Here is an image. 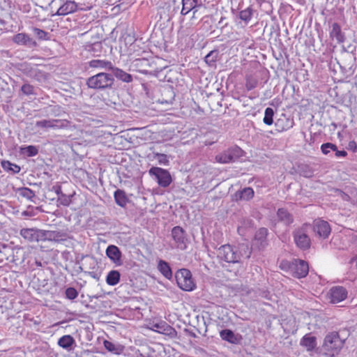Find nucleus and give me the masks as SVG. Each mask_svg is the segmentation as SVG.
Instances as JSON below:
<instances>
[{
	"instance_id": "nucleus-1",
	"label": "nucleus",
	"mask_w": 357,
	"mask_h": 357,
	"mask_svg": "<svg viewBox=\"0 0 357 357\" xmlns=\"http://www.w3.org/2000/svg\"><path fill=\"white\" fill-rule=\"evenodd\" d=\"M114 82L113 75L107 73H99L89 77L86 84L89 89L95 90H105L112 89Z\"/></svg>"
},
{
	"instance_id": "nucleus-2",
	"label": "nucleus",
	"mask_w": 357,
	"mask_h": 357,
	"mask_svg": "<svg viewBox=\"0 0 357 357\" xmlns=\"http://www.w3.org/2000/svg\"><path fill=\"white\" fill-rule=\"evenodd\" d=\"M344 341L340 337L337 332H331L327 334L324 338L323 349L328 352V356L334 357L342 348ZM328 356L327 354H325Z\"/></svg>"
},
{
	"instance_id": "nucleus-3",
	"label": "nucleus",
	"mask_w": 357,
	"mask_h": 357,
	"mask_svg": "<svg viewBox=\"0 0 357 357\" xmlns=\"http://www.w3.org/2000/svg\"><path fill=\"white\" fill-rule=\"evenodd\" d=\"M311 229L310 225L304 224L293 231L294 242L300 249L306 250L310 248L311 241L308 233Z\"/></svg>"
},
{
	"instance_id": "nucleus-4",
	"label": "nucleus",
	"mask_w": 357,
	"mask_h": 357,
	"mask_svg": "<svg viewBox=\"0 0 357 357\" xmlns=\"http://www.w3.org/2000/svg\"><path fill=\"white\" fill-rule=\"evenodd\" d=\"M243 151L237 146H231L215 156V160L222 164L234 162L241 158Z\"/></svg>"
},
{
	"instance_id": "nucleus-5",
	"label": "nucleus",
	"mask_w": 357,
	"mask_h": 357,
	"mask_svg": "<svg viewBox=\"0 0 357 357\" xmlns=\"http://www.w3.org/2000/svg\"><path fill=\"white\" fill-rule=\"evenodd\" d=\"M175 278L178 286L184 291H192L195 287L190 271L186 268L178 270Z\"/></svg>"
},
{
	"instance_id": "nucleus-6",
	"label": "nucleus",
	"mask_w": 357,
	"mask_h": 357,
	"mask_svg": "<svg viewBox=\"0 0 357 357\" xmlns=\"http://www.w3.org/2000/svg\"><path fill=\"white\" fill-rule=\"evenodd\" d=\"M218 257L228 263L238 262L241 256L235 248L229 244L220 246L217 251Z\"/></svg>"
},
{
	"instance_id": "nucleus-7",
	"label": "nucleus",
	"mask_w": 357,
	"mask_h": 357,
	"mask_svg": "<svg viewBox=\"0 0 357 357\" xmlns=\"http://www.w3.org/2000/svg\"><path fill=\"white\" fill-rule=\"evenodd\" d=\"M149 174L151 176L154 177L158 185L162 188L168 187L172 181L170 173L167 169L160 167H151L149 170Z\"/></svg>"
},
{
	"instance_id": "nucleus-8",
	"label": "nucleus",
	"mask_w": 357,
	"mask_h": 357,
	"mask_svg": "<svg viewBox=\"0 0 357 357\" xmlns=\"http://www.w3.org/2000/svg\"><path fill=\"white\" fill-rule=\"evenodd\" d=\"M291 275L297 278H303L307 276L309 272V266L306 261L301 259H294L289 265Z\"/></svg>"
},
{
	"instance_id": "nucleus-9",
	"label": "nucleus",
	"mask_w": 357,
	"mask_h": 357,
	"mask_svg": "<svg viewBox=\"0 0 357 357\" xmlns=\"http://www.w3.org/2000/svg\"><path fill=\"white\" fill-rule=\"evenodd\" d=\"M69 122L67 120L61 119H43L36 122V127L43 129L58 130L66 128L68 126Z\"/></svg>"
},
{
	"instance_id": "nucleus-10",
	"label": "nucleus",
	"mask_w": 357,
	"mask_h": 357,
	"mask_svg": "<svg viewBox=\"0 0 357 357\" xmlns=\"http://www.w3.org/2000/svg\"><path fill=\"white\" fill-rule=\"evenodd\" d=\"M20 236L27 242L43 241V230L37 228H23L20 231Z\"/></svg>"
},
{
	"instance_id": "nucleus-11",
	"label": "nucleus",
	"mask_w": 357,
	"mask_h": 357,
	"mask_svg": "<svg viewBox=\"0 0 357 357\" xmlns=\"http://www.w3.org/2000/svg\"><path fill=\"white\" fill-rule=\"evenodd\" d=\"M172 236L178 248L183 250L186 249V243L188 238L185 230L179 227L176 226L172 230Z\"/></svg>"
},
{
	"instance_id": "nucleus-12",
	"label": "nucleus",
	"mask_w": 357,
	"mask_h": 357,
	"mask_svg": "<svg viewBox=\"0 0 357 357\" xmlns=\"http://www.w3.org/2000/svg\"><path fill=\"white\" fill-rule=\"evenodd\" d=\"M312 229L319 237L326 238L331 234V229L329 224L323 220L317 219L313 222Z\"/></svg>"
},
{
	"instance_id": "nucleus-13",
	"label": "nucleus",
	"mask_w": 357,
	"mask_h": 357,
	"mask_svg": "<svg viewBox=\"0 0 357 357\" xmlns=\"http://www.w3.org/2000/svg\"><path fill=\"white\" fill-rule=\"evenodd\" d=\"M328 294L330 301L333 303H337L347 297V291L342 286H335L330 289Z\"/></svg>"
},
{
	"instance_id": "nucleus-14",
	"label": "nucleus",
	"mask_w": 357,
	"mask_h": 357,
	"mask_svg": "<svg viewBox=\"0 0 357 357\" xmlns=\"http://www.w3.org/2000/svg\"><path fill=\"white\" fill-rule=\"evenodd\" d=\"M268 229L265 227L259 228L255 233L253 245L259 250L264 249L268 245Z\"/></svg>"
},
{
	"instance_id": "nucleus-15",
	"label": "nucleus",
	"mask_w": 357,
	"mask_h": 357,
	"mask_svg": "<svg viewBox=\"0 0 357 357\" xmlns=\"http://www.w3.org/2000/svg\"><path fill=\"white\" fill-rule=\"evenodd\" d=\"M13 41L18 45H23L28 47H34L37 46V43L25 33H19L13 38Z\"/></svg>"
},
{
	"instance_id": "nucleus-16",
	"label": "nucleus",
	"mask_w": 357,
	"mask_h": 357,
	"mask_svg": "<svg viewBox=\"0 0 357 357\" xmlns=\"http://www.w3.org/2000/svg\"><path fill=\"white\" fill-rule=\"evenodd\" d=\"M107 257L116 265L121 266L123 264L121 257L122 254L119 248L114 245H110L106 249Z\"/></svg>"
},
{
	"instance_id": "nucleus-17",
	"label": "nucleus",
	"mask_w": 357,
	"mask_h": 357,
	"mask_svg": "<svg viewBox=\"0 0 357 357\" xmlns=\"http://www.w3.org/2000/svg\"><path fill=\"white\" fill-rule=\"evenodd\" d=\"M77 10V5L74 1H66L64 3L60 6L57 11L52 14L54 15H66L75 12Z\"/></svg>"
},
{
	"instance_id": "nucleus-18",
	"label": "nucleus",
	"mask_w": 357,
	"mask_h": 357,
	"mask_svg": "<svg viewBox=\"0 0 357 357\" xmlns=\"http://www.w3.org/2000/svg\"><path fill=\"white\" fill-rule=\"evenodd\" d=\"M25 260V252L21 248H12L10 263L15 266L22 264Z\"/></svg>"
},
{
	"instance_id": "nucleus-19",
	"label": "nucleus",
	"mask_w": 357,
	"mask_h": 357,
	"mask_svg": "<svg viewBox=\"0 0 357 357\" xmlns=\"http://www.w3.org/2000/svg\"><path fill=\"white\" fill-rule=\"evenodd\" d=\"M43 241H54L60 242L66 240L67 238L66 234L60 231L43 230Z\"/></svg>"
},
{
	"instance_id": "nucleus-20",
	"label": "nucleus",
	"mask_w": 357,
	"mask_h": 357,
	"mask_svg": "<svg viewBox=\"0 0 357 357\" xmlns=\"http://www.w3.org/2000/svg\"><path fill=\"white\" fill-rule=\"evenodd\" d=\"M317 338L311 333L305 335L300 341V345L305 347L307 351H312L317 347Z\"/></svg>"
},
{
	"instance_id": "nucleus-21",
	"label": "nucleus",
	"mask_w": 357,
	"mask_h": 357,
	"mask_svg": "<svg viewBox=\"0 0 357 357\" xmlns=\"http://www.w3.org/2000/svg\"><path fill=\"white\" fill-rule=\"evenodd\" d=\"M58 344L63 349L70 351L73 349L76 342L75 339L70 335H65L61 337L58 340Z\"/></svg>"
},
{
	"instance_id": "nucleus-22",
	"label": "nucleus",
	"mask_w": 357,
	"mask_h": 357,
	"mask_svg": "<svg viewBox=\"0 0 357 357\" xmlns=\"http://www.w3.org/2000/svg\"><path fill=\"white\" fill-rule=\"evenodd\" d=\"M330 37L335 38L338 43H342L345 40L344 33L342 31L339 24L334 22L330 31Z\"/></svg>"
},
{
	"instance_id": "nucleus-23",
	"label": "nucleus",
	"mask_w": 357,
	"mask_h": 357,
	"mask_svg": "<svg viewBox=\"0 0 357 357\" xmlns=\"http://www.w3.org/2000/svg\"><path fill=\"white\" fill-rule=\"evenodd\" d=\"M110 70H112L113 76H115L118 79L122 82L130 83L132 81V77L130 74L127 73L119 68H116L113 66V68H111Z\"/></svg>"
},
{
	"instance_id": "nucleus-24",
	"label": "nucleus",
	"mask_w": 357,
	"mask_h": 357,
	"mask_svg": "<svg viewBox=\"0 0 357 357\" xmlns=\"http://www.w3.org/2000/svg\"><path fill=\"white\" fill-rule=\"evenodd\" d=\"M89 66L93 68L111 70L113 65L111 61L102 59H93L89 62Z\"/></svg>"
},
{
	"instance_id": "nucleus-25",
	"label": "nucleus",
	"mask_w": 357,
	"mask_h": 357,
	"mask_svg": "<svg viewBox=\"0 0 357 357\" xmlns=\"http://www.w3.org/2000/svg\"><path fill=\"white\" fill-rule=\"evenodd\" d=\"M220 337L223 340L227 341L231 344H238L240 342V337L229 329H225L220 331Z\"/></svg>"
},
{
	"instance_id": "nucleus-26",
	"label": "nucleus",
	"mask_w": 357,
	"mask_h": 357,
	"mask_svg": "<svg viewBox=\"0 0 357 357\" xmlns=\"http://www.w3.org/2000/svg\"><path fill=\"white\" fill-rule=\"evenodd\" d=\"M254 190L252 188L248 187L242 190L236 192L235 197L236 200L249 201L254 197Z\"/></svg>"
},
{
	"instance_id": "nucleus-27",
	"label": "nucleus",
	"mask_w": 357,
	"mask_h": 357,
	"mask_svg": "<svg viewBox=\"0 0 357 357\" xmlns=\"http://www.w3.org/2000/svg\"><path fill=\"white\" fill-rule=\"evenodd\" d=\"M275 126L280 132L287 130L293 126V121L284 116L283 118L277 119Z\"/></svg>"
},
{
	"instance_id": "nucleus-28",
	"label": "nucleus",
	"mask_w": 357,
	"mask_h": 357,
	"mask_svg": "<svg viewBox=\"0 0 357 357\" xmlns=\"http://www.w3.org/2000/svg\"><path fill=\"white\" fill-rule=\"evenodd\" d=\"M198 0H182L183 8L181 10V15H185L190 10H193V14L195 15L197 10L195 9L197 6Z\"/></svg>"
},
{
	"instance_id": "nucleus-29",
	"label": "nucleus",
	"mask_w": 357,
	"mask_h": 357,
	"mask_svg": "<svg viewBox=\"0 0 357 357\" xmlns=\"http://www.w3.org/2000/svg\"><path fill=\"white\" fill-rule=\"evenodd\" d=\"M105 348L109 352L114 354H119L124 350V347L119 343H114L109 340H105L103 342Z\"/></svg>"
},
{
	"instance_id": "nucleus-30",
	"label": "nucleus",
	"mask_w": 357,
	"mask_h": 357,
	"mask_svg": "<svg viewBox=\"0 0 357 357\" xmlns=\"http://www.w3.org/2000/svg\"><path fill=\"white\" fill-rule=\"evenodd\" d=\"M277 215L279 220L286 225H289L294 222L292 215L284 208H279Z\"/></svg>"
},
{
	"instance_id": "nucleus-31",
	"label": "nucleus",
	"mask_w": 357,
	"mask_h": 357,
	"mask_svg": "<svg viewBox=\"0 0 357 357\" xmlns=\"http://www.w3.org/2000/svg\"><path fill=\"white\" fill-rule=\"evenodd\" d=\"M158 269L161 274L167 279H171L172 277V269L167 262L160 259L158 261Z\"/></svg>"
},
{
	"instance_id": "nucleus-32",
	"label": "nucleus",
	"mask_w": 357,
	"mask_h": 357,
	"mask_svg": "<svg viewBox=\"0 0 357 357\" xmlns=\"http://www.w3.org/2000/svg\"><path fill=\"white\" fill-rule=\"evenodd\" d=\"M12 248L10 245L0 244V262L10 263Z\"/></svg>"
},
{
	"instance_id": "nucleus-33",
	"label": "nucleus",
	"mask_w": 357,
	"mask_h": 357,
	"mask_svg": "<svg viewBox=\"0 0 357 357\" xmlns=\"http://www.w3.org/2000/svg\"><path fill=\"white\" fill-rule=\"evenodd\" d=\"M114 199L117 205L121 207L126 206L128 202V199L126 192L120 189H118L114 194Z\"/></svg>"
},
{
	"instance_id": "nucleus-34",
	"label": "nucleus",
	"mask_w": 357,
	"mask_h": 357,
	"mask_svg": "<svg viewBox=\"0 0 357 357\" xmlns=\"http://www.w3.org/2000/svg\"><path fill=\"white\" fill-rule=\"evenodd\" d=\"M121 274L118 271H109L106 277V282L110 286H114L119 282Z\"/></svg>"
},
{
	"instance_id": "nucleus-35",
	"label": "nucleus",
	"mask_w": 357,
	"mask_h": 357,
	"mask_svg": "<svg viewBox=\"0 0 357 357\" xmlns=\"http://www.w3.org/2000/svg\"><path fill=\"white\" fill-rule=\"evenodd\" d=\"M2 168L6 172H10L13 174H17L20 172V167L16 164L12 163L8 160L1 162Z\"/></svg>"
},
{
	"instance_id": "nucleus-36",
	"label": "nucleus",
	"mask_w": 357,
	"mask_h": 357,
	"mask_svg": "<svg viewBox=\"0 0 357 357\" xmlns=\"http://www.w3.org/2000/svg\"><path fill=\"white\" fill-rule=\"evenodd\" d=\"M18 194L26 199L33 202V199L36 197L34 191L29 188H20L17 189Z\"/></svg>"
},
{
	"instance_id": "nucleus-37",
	"label": "nucleus",
	"mask_w": 357,
	"mask_h": 357,
	"mask_svg": "<svg viewBox=\"0 0 357 357\" xmlns=\"http://www.w3.org/2000/svg\"><path fill=\"white\" fill-rule=\"evenodd\" d=\"M218 56V50H212L205 56L204 61L209 66H215Z\"/></svg>"
},
{
	"instance_id": "nucleus-38",
	"label": "nucleus",
	"mask_w": 357,
	"mask_h": 357,
	"mask_svg": "<svg viewBox=\"0 0 357 357\" xmlns=\"http://www.w3.org/2000/svg\"><path fill=\"white\" fill-rule=\"evenodd\" d=\"M20 153L26 155L27 157H33L38 153V149L36 146L33 145L22 146L20 148Z\"/></svg>"
},
{
	"instance_id": "nucleus-39",
	"label": "nucleus",
	"mask_w": 357,
	"mask_h": 357,
	"mask_svg": "<svg viewBox=\"0 0 357 357\" xmlns=\"http://www.w3.org/2000/svg\"><path fill=\"white\" fill-rule=\"evenodd\" d=\"M274 110L271 107H267L264 112V117L263 119L264 123L267 126H271L273 123Z\"/></svg>"
},
{
	"instance_id": "nucleus-40",
	"label": "nucleus",
	"mask_w": 357,
	"mask_h": 357,
	"mask_svg": "<svg viewBox=\"0 0 357 357\" xmlns=\"http://www.w3.org/2000/svg\"><path fill=\"white\" fill-rule=\"evenodd\" d=\"M171 329L172 327L165 321H161L153 325V330L161 333H167Z\"/></svg>"
},
{
	"instance_id": "nucleus-41",
	"label": "nucleus",
	"mask_w": 357,
	"mask_h": 357,
	"mask_svg": "<svg viewBox=\"0 0 357 357\" xmlns=\"http://www.w3.org/2000/svg\"><path fill=\"white\" fill-rule=\"evenodd\" d=\"M253 15V10L248 7L245 10H241L239 13V17L241 20L244 21L245 22L248 23L250 21Z\"/></svg>"
},
{
	"instance_id": "nucleus-42",
	"label": "nucleus",
	"mask_w": 357,
	"mask_h": 357,
	"mask_svg": "<svg viewBox=\"0 0 357 357\" xmlns=\"http://www.w3.org/2000/svg\"><path fill=\"white\" fill-rule=\"evenodd\" d=\"M33 34L39 39V40H50V33L48 32H46L45 31L33 27L32 29Z\"/></svg>"
},
{
	"instance_id": "nucleus-43",
	"label": "nucleus",
	"mask_w": 357,
	"mask_h": 357,
	"mask_svg": "<svg viewBox=\"0 0 357 357\" xmlns=\"http://www.w3.org/2000/svg\"><path fill=\"white\" fill-rule=\"evenodd\" d=\"M153 158L157 159L158 163L161 165L167 166L169 164L168 156L164 153H153Z\"/></svg>"
},
{
	"instance_id": "nucleus-44",
	"label": "nucleus",
	"mask_w": 357,
	"mask_h": 357,
	"mask_svg": "<svg viewBox=\"0 0 357 357\" xmlns=\"http://www.w3.org/2000/svg\"><path fill=\"white\" fill-rule=\"evenodd\" d=\"M335 149L336 145L330 142L324 143L321 146V151L324 155H328Z\"/></svg>"
},
{
	"instance_id": "nucleus-45",
	"label": "nucleus",
	"mask_w": 357,
	"mask_h": 357,
	"mask_svg": "<svg viewBox=\"0 0 357 357\" xmlns=\"http://www.w3.org/2000/svg\"><path fill=\"white\" fill-rule=\"evenodd\" d=\"M73 195H67L66 194L61 195L57 199L58 205H63L64 206H68L71 203V197Z\"/></svg>"
},
{
	"instance_id": "nucleus-46",
	"label": "nucleus",
	"mask_w": 357,
	"mask_h": 357,
	"mask_svg": "<svg viewBox=\"0 0 357 357\" xmlns=\"http://www.w3.org/2000/svg\"><path fill=\"white\" fill-rule=\"evenodd\" d=\"M22 92L26 96L34 94V87L29 84H24L21 87Z\"/></svg>"
},
{
	"instance_id": "nucleus-47",
	"label": "nucleus",
	"mask_w": 357,
	"mask_h": 357,
	"mask_svg": "<svg viewBox=\"0 0 357 357\" xmlns=\"http://www.w3.org/2000/svg\"><path fill=\"white\" fill-rule=\"evenodd\" d=\"M78 296L77 291L73 287H68L66 290V296L67 298L73 300Z\"/></svg>"
},
{
	"instance_id": "nucleus-48",
	"label": "nucleus",
	"mask_w": 357,
	"mask_h": 357,
	"mask_svg": "<svg viewBox=\"0 0 357 357\" xmlns=\"http://www.w3.org/2000/svg\"><path fill=\"white\" fill-rule=\"evenodd\" d=\"M47 77H48L47 73L40 71V70H38L35 73V77L38 81L45 80L47 79Z\"/></svg>"
},
{
	"instance_id": "nucleus-49",
	"label": "nucleus",
	"mask_w": 357,
	"mask_h": 357,
	"mask_svg": "<svg viewBox=\"0 0 357 357\" xmlns=\"http://www.w3.org/2000/svg\"><path fill=\"white\" fill-rule=\"evenodd\" d=\"M333 152L335 153V156L337 158H344V157H346L347 155V152L346 151H344V150L339 151L337 149V146H336L335 151H333Z\"/></svg>"
},
{
	"instance_id": "nucleus-50",
	"label": "nucleus",
	"mask_w": 357,
	"mask_h": 357,
	"mask_svg": "<svg viewBox=\"0 0 357 357\" xmlns=\"http://www.w3.org/2000/svg\"><path fill=\"white\" fill-rule=\"evenodd\" d=\"M257 82L255 80H254V81L247 80L246 84H245V87L248 91H250V90L255 89L257 86Z\"/></svg>"
},
{
	"instance_id": "nucleus-51",
	"label": "nucleus",
	"mask_w": 357,
	"mask_h": 357,
	"mask_svg": "<svg viewBox=\"0 0 357 357\" xmlns=\"http://www.w3.org/2000/svg\"><path fill=\"white\" fill-rule=\"evenodd\" d=\"M347 149L354 153L357 151V144L355 141H350L348 144Z\"/></svg>"
},
{
	"instance_id": "nucleus-52",
	"label": "nucleus",
	"mask_w": 357,
	"mask_h": 357,
	"mask_svg": "<svg viewBox=\"0 0 357 357\" xmlns=\"http://www.w3.org/2000/svg\"><path fill=\"white\" fill-rule=\"evenodd\" d=\"M53 190H54V192H56V194L57 195L58 197H59L61 195H63L64 193H63V192L61 191V188L60 185H56V186H53Z\"/></svg>"
},
{
	"instance_id": "nucleus-53",
	"label": "nucleus",
	"mask_w": 357,
	"mask_h": 357,
	"mask_svg": "<svg viewBox=\"0 0 357 357\" xmlns=\"http://www.w3.org/2000/svg\"><path fill=\"white\" fill-rule=\"evenodd\" d=\"M259 296L262 298H266L268 300L271 299V296H270V293L267 291H262L260 294H259Z\"/></svg>"
},
{
	"instance_id": "nucleus-54",
	"label": "nucleus",
	"mask_w": 357,
	"mask_h": 357,
	"mask_svg": "<svg viewBox=\"0 0 357 357\" xmlns=\"http://www.w3.org/2000/svg\"><path fill=\"white\" fill-rule=\"evenodd\" d=\"M352 261L355 262L356 267L357 268V256L352 259Z\"/></svg>"
},
{
	"instance_id": "nucleus-55",
	"label": "nucleus",
	"mask_w": 357,
	"mask_h": 357,
	"mask_svg": "<svg viewBox=\"0 0 357 357\" xmlns=\"http://www.w3.org/2000/svg\"><path fill=\"white\" fill-rule=\"evenodd\" d=\"M89 274L93 277V278H95V275H94V273L93 272H90Z\"/></svg>"
},
{
	"instance_id": "nucleus-56",
	"label": "nucleus",
	"mask_w": 357,
	"mask_h": 357,
	"mask_svg": "<svg viewBox=\"0 0 357 357\" xmlns=\"http://www.w3.org/2000/svg\"><path fill=\"white\" fill-rule=\"evenodd\" d=\"M343 51H344V52H347V50H346L345 47H343Z\"/></svg>"
}]
</instances>
